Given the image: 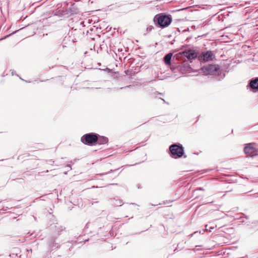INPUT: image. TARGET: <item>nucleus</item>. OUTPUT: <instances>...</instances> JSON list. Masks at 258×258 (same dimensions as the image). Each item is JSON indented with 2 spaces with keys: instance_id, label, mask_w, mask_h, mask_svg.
Here are the masks:
<instances>
[{
  "instance_id": "f257e3e1",
  "label": "nucleus",
  "mask_w": 258,
  "mask_h": 258,
  "mask_svg": "<svg viewBox=\"0 0 258 258\" xmlns=\"http://www.w3.org/2000/svg\"><path fill=\"white\" fill-rule=\"evenodd\" d=\"M172 19L170 16L166 15L163 14L156 15L154 21L156 22L158 26L164 28L168 26L171 22Z\"/></svg>"
},
{
  "instance_id": "f03ea898",
  "label": "nucleus",
  "mask_w": 258,
  "mask_h": 258,
  "mask_svg": "<svg viewBox=\"0 0 258 258\" xmlns=\"http://www.w3.org/2000/svg\"><path fill=\"white\" fill-rule=\"evenodd\" d=\"M170 156L171 157L177 159L181 157L184 154V150L182 145L173 144L169 147Z\"/></svg>"
},
{
  "instance_id": "7ed1b4c3",
  "label": "nucleus",
  "mask_w": 258,
  "mask_h": 258,
  "mask_svg": "<svg viewBox=\"0 0 258 258\" xmlns=\"http://www.w3.org/2000/svg\"><path fill=\"white\" fill-rule=\"evenodd\" d=\"M97 141V134L90 133L84 135L81 138V141L86 145H92Z\"/></svg>"
},
{
  "instance_id": "20e7f679",
  "label": "nucleus",
  "mask_w": 258,
  "mask_h": 258,
  "mask_svg": "<svg viewBox=\"0 0 258 258\" xmlns=\"http://www.w3.org/2000/svg\"><path fill=\"white\" fill-rule=\"evenodd\" d=\"M220 68L218 65L209 64L202 69V71L206 75H214L217 74Z\"/></svg>"
},
{
  "instance_id": "39448f33",
  "label": "nucleus",
  "mask_w": 258,
  "mask_h": 258,
  "mask_svg": "<svg viewBox=\"0 0 258 258\" xmlns=\"http://www.w3.org/2000/svg\"><path fill=\"white\" fill-rule=\"evenodd\" d=\"M214 58L215 56L211 51L203 52L199 56V60L204 62L212 61Z\"/></svg>"
},
{
  "instance_id": "423d86ee",
  "label": "nucleus",
  "mask_w": 258,
  "mask_h": 258,
  "mask_svg": "<svg viewBox=\"0 0 258 258\" xmlns=\"http://www.w3.org/2000/svg\"><path fill=\"white\" fill-rule=\"evenodd\" d=\"M180 54L186 57L188 60L196 58L197 57V53L193 49H188L183 51Z\"/></svg>"
},
{
  "instance_id": "0eeeda50",
  "label": "nucleus",
  "mask_w": 258,
  "mask_h": 258,
  "mask_svg": "<svg viewBox=\"0 0 258 258\" xmlns=\"http://www.w3.org/2000/svg\"><path fill=\"white\" fill-rule=\"evenodd\" d=\"M244 152L247 156L253 157L257 154V151L256 149L251 146L249 144L246 146L244 148Z\"/></svg>"
},
{
  "instance_id": "6e6552de",
  "label": "nucleus",
  "mask_w": 258,
  "mask_h": 258,
  "mask_svg": "<svg viewBox=\"0 0 258 258\" xmlns=\"http://www.w3.org/2000/svg\"><path fill=\"white\" fill-rule=\"evenodd\" d=\"M249 86L254 92L258 91V78L251 80L249 83Z\"/></svg>"
},
{
  "instance_id": "1a4fd4ad",
  "label": "nucleus",
  "mask_w": 258,
  "mask_h": 258,
  "mask_svg": "<svg viewBox=\"0 0 258 258\" xmlns=\"http://www.w3.org/2000/svg\"><path fill=\"white\" fill-rule=\"evenodd\" d=\"M108 142L107 138L103 136H98L97 135V141L96 143L99 145L105 144Z\"/></svg>"
},
{
  "instance_id": "9d476101",
  "label": "nucleus",
  "mask_w": 258,
  "mask_h": 258,
  "mask_svg": "<svg viewBox=\"0 0 258 258\" xmlns=\"http://www.w3.org/2000/svg\"><path fill=\"white\" fill-rule=\"evenodd\" d=\"M172 56V53H169L164 56V61L166 64L170 65L171 64V59Z\"/></svg>"
},
{
  "instance_id": "9b49d317",
  "label": "nucleus",
  "mask_w": 258,
  "mask_h": 258,
  "mask_svg": "<svg viewBox=\"0 0 258 258\" xmlns=\"http://www.w3.org/2000/svg\"><path fill=\"white\" fill-rule=\"evenodd\" d=\"M112 204L115 206H121L123 204V202L122 200L119 199H113L112 200Z\"/></svg>"
},
{
  "instance_id": "f8f14e48",
  "label": "nucleus",
  "mask_w": 258,
  "mask_h": 258,
  "mask_svg": "<svg viewBox=\"0 0 258 258\" xmlns=\"http://www.w3.org/2000/svg\"><path fill=\"white\" fill-rule=\"evenodd\" d=\"M154 29V27L153 26H149L147 28V30L148 31H152L153 29Z\"/></svg>"
},
{
  "instance_id": "ddd939ff",
  "label": "nucleus",
  "mask_w": 258,
  "mask_h": 258,
  "mask_svg": "<svg viewBox=\"0 0 258 258\" xmlns=\"http://www.w3.org/2000/svg\"><path fill=\"white\" fill-rule=\"evenodd\" d=\"M111 172H112V170H110V171H108V172H106V173H104V174H102L101 175L106 174H107V173H110Z\"/></svg>"
},
{
  "instance_id": "4468645a",
  "label": "nucleus",
  "mask_w": 258,
  "mask_h": 258,
  "mask_svg": "<svg viewBox=\"0 0 258 258\" xmlns=\"http://www.w3.org/2000/svg\"><path fill=\"white\" fill-rule=\"evenodd\" d=\"M200 190H204L202 188H199Z\"/></svg>"
},
{
  "instance_id": "2eb2a0df",
  "label": "nucleus",
  "mask_w": 258,
  "mask_h": 258,
  "mask_svg": "<svg viewBox=\"0 0 258 258\" xmlns=\"http://www.w3.org/2000/svg\"><path fill=\"white\" fill-rule=\"evenodd\" d=\"M162 100L164 102H165V101L164 99H162Z\"/></svg>"
},
{
  "instance_id": "dca6fc26",
  "label": "nucleus",
  "mask_w": 258,
  "mask_h": 258,
  "mask_svg": "<svg viewBox=\"0 0 258 258\" xmlns=\"http://www.w3.org/2000/svg\"><path fill=\"white\" fill-rule=\"evenodd\" d=\"M167 203V202H164V204H166V203Z\"/></svg>"
}]
</instances>
